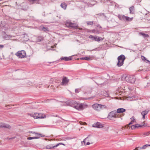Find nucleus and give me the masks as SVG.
Listing matches in <instances>:
<instances>
[{
	"mask_svg": "<svg viewBox=\"0 0 150 150\" xmlns=\"http://www.w3.org/2000/svg\"><path fill=\"white\" fill-rule=\"evenodd\" d=\"M28 115L33 117L35 119H43L46 117V115L45 114L40 113H32L28 114Z\"/></svg>",
	"mask_w": 150,
	"mask_h": 150,
	"instance_id": "1",
	"label": "nucleus"
},
{
	"mask_svg": "<svg viewBox=\"0 0 150 150\" xmlns=\"http://www.w3.org/2000/svg\"><path fill=\"white\" fill-rule=\"evenodd\" d=\"M87 107L86 104L78 103L75 102L73 105V107L78 110H82Z\"/></svg>",
	"mask_w": 150,
	"mask_h": 150,
	"instance_id": "2",
	"label": "nucleus"
},
{
	"mask_svg": "<svg viewBox=\"0 0 150 150\" xmlns=\"http://www.w3.org/2000/svg\"><path fill=\"white\" fill-rule=\"evenodd\" d=\"M125 59V56L122 54L120 55L118 57V62L117 63V65L118 67H120L123 65Z\"/></svg>",
	"mask_w": 150,
	"mask_h": 150,
	"instance_id": "3",
	"label": "nucleus"
},
{
	"mask_svg": "<svg viewBox=\"0 0 150 150\" xmlns=\"http://www.w3.org/2000/svg\"><path fill=\"white\" fill-rule=\"evenodd\" d=\"M66 26L69 28H72L75 29H77L78 26L75 23L71 22L69 21H66L65 23Z\"/></svg>",
	"mask_w": 150,
	"mask_h": 150,
	"instance_id": "4",
	"label": "nucleus"
},
{
	"mask_svg": "<svg viewBox=\"0 0 150 150\" xmlns=\"http://www.w3.org/2000/svg\"><path fill=\"white\" fill-rule=\"evenodd\" d=\"M118 17L120 20L126 21H131L133 19V17L129 18L128 16H125L124 15H119L118 16Z\"/></svg>",
	"mask_w": 150,
	"mask_h": 150,
	"instance_id": "5",
	"label": "nucleus"
},
{
	"mask_svg": "<svg viewBox=\"0 0 150 150\" xmlns=\"http://www.w3.org/2000/svg\"><path fill=\"white\" fill-rule=\"evenodd\" d=\"M16 55L20 58H23L26 57V53L25 51L22 50L18 51Z\"/></svg>",
	"mask_w": 150,
	"mask_h": 150,
	"instance_id": "6",
	"label": "nucleus"
},
{
	"mask_svg": "<svg viewBox=\"0 0 150 150\" xmlns=\"http://www.w3.org/2000/svg\"><path fill=\"white\" fill-rule=\"evenodd\" d=\"M125 79L127 82L132 83H134L135 81V79L133 76H126Z\"/></svg>",
	"mask_w": 150,
	"mask_h": 150,
	"instance_id": "7",
	"label": "nucleus"
},
{
	"mask_svg": "<svg viewBox=\"0 0 150 150\" xmlns=\"http://www.w3.org/2000/svg\"><path fill=\"white\" fill-rule=\"evenodd\" d=\"M105 105L100 104L98 103H96L93 105L92 106L93 108L97 110H100L101 109L103 108H105Z\"/></svg>",
	"mask_w": 150,
	"mask_h": 150,
	"instance_id": "8",
	"label": "nucleus"
},
{
	"mask_svg": "<svg viewBox=\"0 0 150 150\" xmlns=\"http://www.w3.org/2000/svg\"><path fill=\"white\" fill-rule=\"evenodd\" d=\"M89 38L97 42H99L102 41L103 40L104 38H103L101 37H98L97 36H93L92 35H90L89 36Z\"/></svg>",
	"mask_w": 150,
	"mask_h": 150,
	"instance_id": "9",
	"label": "nucleus"
},
{
	"mask_svg": "<svg viewBox=\"0 0 150 150\" xmlns=\"http://www.w3.org/2000/svg\"><path fill=\"white\" fill-rule=\"evenodd\" d=\"M60 145H63L64 146H65V144H64L62 143H60L57 144L56 145L52 146V145H47L45 147H44L43 148V149H53L55 147H57L58 146Z\"/></svg>",
	"mask_w": 150,
	"mask_h": 150,
	"instance_id": "10",
	"label": "nucleus"
},
{
	"mask_svg": "<svg viewBox=\"0 0 150 150\" xmlns=\"http://www.w3.org/2000/svg\"><path fill=\"white\" fill-rule=\"evenodd\" d=\"M118 117V115L117 112L113 111L110 112L108 115V117L110 119H111L112 117L117 118Z\"/></svg>",
	"mask_w": 150,
	"mask_h": 150,
	"instance_id": "11",
	"label": "nucleus"
},
{
	"mask_svg": "<svg viewBox=\"0 0 150 150\" xmlns=\"http://www.w3.org/2000/svg\"><path fill=\"white\" fill-rule=\"evenodd\" d=\"M143 123L144 124L143 125H140L138 124H136L135 125L136 128L139 127H150V125H149L146 124L145 123V121L143 122Z\"/></svg>",
	"mask_w": 150,
	"mask_h": 150,
	"instance_id": "12",
	"label": "nucleus"
},
{
	"mask_svg": "<svg viewBox=\"0 0 150 150\" xmlns=\"http://www.w3.org/2000/svg\"><path fill=\"white\" fill-rule=\"evenodd\" d=\"M93 127L98 128H101L104 127V125L99 122H97L94 123L92 125Z\"/></svg>",
	"mask_w": 150,
	"mask_h": 150,
	"instance_id": "13",
	"label": "nucleus"
},
{
	"mask_svg": "<svg viewBox=\"0 0 150 150\" xmlns=\"http://www.w3.org/2000/svg\"><path fill=\"white\" fill-rule=\"evenodd\" d=\"M89 137V136L88 137H87V138H85L84 140H83V142L84 143V144L85 145H89L90 143L88 141H91V139H88V138Z\"/></svg>",
	"mask_w": 150,
	"mask_h": 150,
	"instance_id": "14",
	"label": "nucleus"
},
{
	"mask_svg": "<svg viewBox=\"0 0 150 150\" xmlns=\"http://www.w3.org/2000/svg\"><path fill=\"white\" fill-rule=\"evenodd\" d=\"M0 127H4L10 129L11 127L8 125L4 123H0Z\"/></svg>",
	"mask_w": 150,
	"mask_h": 150,
	"instance_id": "15",
	"label": "nucleus"
},
{
	"mask_svg": "<svg viewBox=\"0 0 150 150\" xmlns=\"http://www.w3.org/2000/svg\"><path fill=\"white\" fill-rule=\"evenodd\" d=\"M130 119L131 120L129 123L127 125L128 126H129V125H130L133 124L134 123L136 122V119L134 116H132L130 118Z\"/></svg>",
	"mask_w": 150,
	"mask_h": 150,
	"instance_id": "16",
	"label": "nucleus"
},
{
	"mask_svg": "<svg viewBox=\"0 0 150 150\" xmlns=\"http://www.w3.org/2000/svg\"><path fill=\"white\" fill-rule=\"evenodd\" d=\"M148 146H150V144H145L143 145L142 147H138L135 148L133 150H138V148H140V149H144Z\"/></svg>",
	"mask_w": 150,
	"mask_h": 150,
	"instance_id": "17",
	"label": "nucleus"
},
{
	"mask_svg": "<svg viewBox=\"0 0 150 150\" xmlns=\"http://www.w3.org/2000/svg\"><path fill=\"white\" fill-rule=\"evenodd\" d=\"M59 101L62 103H66L67 104V105H70L69 103V102H68L67 101V100L64 98H63V97H62L61 98V99H60L59 100Z\"/></svg>",
	"mask_w": 150,
	"mask_h": 150,
	"instance_id": "18",
	"label": "nucleus"
},
{
	"mask_svg": "<svg viewBox=\"0 0 150 150\" xmlns=\"http://www.w3.org/2000/svg\"><path fill=\"white\" fill-rule=\"evenodd\" d=\"M61 59L62 60H64L65 61H70L71 60L72 58L71 57H64L61 58Z\"/></svg>",
	"mask_w": 150,
	"mask_h": 150,
	"instance_id": "19",
	"label": "nucleus"
},
{
	"mask_svg": "<svg viewBox=\"0 0 150 150\" xmlns=\"http://www.w3.org/2000/svg\"><path fill=\"white\" fill-rule=\"evenodd\" d=\"M69 81V79L67 78H63L62 79V83L63 85H66L68 83Z\"/></svg>",
	"mask_w": 150,
	"mask_h": 150,
	"instance_id": "20",
	"label": "nucleus"
},
{
	"mask_svg": "<svg viewBox=\"0 0 150 150\" xmlns=\"http://www.w3.org/2000/svg\"><path fill=\"white\" fill-rule=\"evenodd\" d=\"M148 112L146 110L143 111L141 112V115L142 116L143 119L144 120L145 119V116L148 114Z\"/></svg>",
	"mask_w": 150,
	"mask_h": 150,
	"instance_id": "21",
	"label": "nucleus"
},
{
	"mask_svg": "<svg viewBox=\"0 0 150 150\" xmlns=\"http://www.w3.org/2000/svg\"><path fill=\"white\" fill-rule=\"evenodd\" d=\"M126 110L123 108H120L117 109V113H122L125 112Z\"/></svg>",
	"mask_w": 150,
	"mask_h": 150,
	"instance_id": "22",
	"label": "nucleus"
},
{
	"mask_svg": "<svg viewBox=\"0 0 150 150\" xmlns=\"http://www.w3.org/2000/svg\"><path fill=\"white\" fill-rule=\"evenodd\" d=\"M43 40L44 38L43 37L41 36H38L37 38L36 41L37 42H40L43 41Z\"/></svg>",
	"mask_w": 150,
	"mask_h": 150,
	"instance_id": "23",
	"label": "nucleus"
},
{
	"mask_svg": "<svg viewBox=\"0 0 150 150\" xmlns=\"http://www.w3.org/2000/svg\"><path fill=\"white\" fill-rule=\"evenodd\" d=\"M79 59L81 60H89L92 59V58L89 57H84L81 58Z\"/></svg>",
	"mask_w": 150,
	"mask_h": 150,
	"instance_id": "24",
	"label": "nucleus"
},
{
	"mask_svg": "<svg viewBox=\"0 0 150 150\" xmlns=\"http://www.w3.org/2000/svg\"><path fill=\"white\" fill-rule=\"evenodd\" d=\"M149 135V132H144L143 133H142L141 134V136L142 137H145L146 136H148Z\"/></svg>",
	"mask_w": 150,
	"mask_h": 150,
	"instance_id": "25",
	"label": "nucleus"
},
{
	"mask_svg": "<svg viewBox=\"0 0 150 150\" xmlns=\"http://www.w3.org/2000/svg\"><path fill=\"white\" fill-rule=\"evenodd\" d=\"M141 58L145 62H149V61L146 58L143 56H141Z\"/></svg>",
	"mask_w": 150,
	"mask_h": 150,
	"instance_id": "26",
	"label": "nucleus"
},
{
	"mask_svg": "<svg viewBox=\"0 0 150 150\" xmlns=\"http://www.w3.org/2000/svg\"><path fill=\"white\" fill-rule=\"evenodd\" d=\"M61 7L64 9H66L67 8V5L64 3H62L61 5Z\"/></svg>",
	"mask_w": 150,
	"mask_h": 150,
	"instance_id": "27",
	"label": "nucleus"
},
{
	"mask_svg": "<svg viewBox=\"0 0 150 150\" xmlns=\"http://www.w3.org/2000/svg\"><path fill=\"white\" fill-rule=\"evenodd\" d=\"M139 34L140 35H141L143 36L145 38L148 37H149V35H148L147 34H145L143 33H142V32L139 33Z\"/></svg>",
	"mask_w": 150,
	"mask_h": 150,
	"instance_id": "28",
	"label": "nucleus"
},
{
	"mask_svg": "<svg viewBox=\"0 0 150 150\" xmlns=\"http://www.w3.org/2000/svg\"><path fill=\"white\" fill-rule=\"evenodd\" d=\"M134 7L133 6H131V7H130L129 8V10L130 11V14H133V13H132V12L134 11Z\"/></svg>",
	"mask_w": 150,
	"mask_h": 150,
	"instance_id": "29",
	"label": "nucleus"
},
{
	"mask_svg": "<svg viewBox=\"0 0 150 150\" xmlns=\"http://www.w3.org/2000/svg\"><path fill=\"white\" fill-rule=\"evenodd\" d=\"M33 134H34V135L35 136H34V137H38L37 139L39 138H40V134L37 133H35V132L32 133Z\"/></svg>",
	"mask_w": 150,
	"mask_h": 150,
	"instance_id": "30",
	"label": "nucleus"
},
{
	"mask_svg": "<svg viewBox=\"0 0 150 150\" xmlns=\"http://www.w3.org/2000/svg\"><path fill=\"white\" fill-rule=\"evenodd\" d=\"M90 32H91L92 33H97V34H99V33H100V32H99V31H95V30H94V29H93V30H90Z\"/></svg>",
	"mask_w": 150,
	"mask_h": 150,
	"instance_id": "31",
	"label": "nucleus"
},
{
	"mask_svg": "<svg viewBox=\"0 0 150 150\" xmlns=\"http://www.w3.org/2000/svg\"><path fill=\"white\" fill-rule=\"evenodd\" d=\"M86 24L87 25H93V21H87L86 22Z\"/></svg>",
	"mask_w": 150,
	"mask_h": 150,
	"instance_id": "32",
	"label": "nucleus"
},
{
	"mask_svg": "<svg viewBox=\"0 0 150 150\" xmlns=\"http://www.w3.org/2000/svg\"><path fill=\"white\" fill-rule=\"evenodd\" d=\"M38 137H29L27 139L28 140H31L32 139H37Z\"/></svg>",
	"mask_w": 150,
	"mask_h": 150,
	"instance_id": "33",
	"label": "nucleus"
},
{
	"mask_svg": "<svg viewBox=\"0 0 150 150\" xmlns=\"http://www.w3.org/2000/svg\"><path fill=\"white\" fill-rule=\"evenodd\" d=\"M40 28L42 29V30H44V31H46L48 30V29L45 28L43 26H40Z\"/></svg>",
	"mask_w": 150,
	"mask_h": 150,
	"instance_id": "34",
	"label": "nucleus"
},
{
	"mask_svg": "<svg viewBox=\"0 0 150 150\" xmlns=\"http://www.w3.org/2000/svg\"><path fill=\"white\" fill-rule=\"evenodd\" d=\"M80 89H76L75 90V92L76 93H79L80 91Z\"/></svg>",
	"mask_w": 150,
	"mask_h": 150,
	"instance_id": "35",
	"label": "nucleus"
},
{
	"mask_svg": "<svg viewBox=\"0 0 150 150\" xmlns=\"http://www.w3.org/2000/svg\"><path fill=\"white\" fill-rule=\"evenodd\" d=\"M131 129H135L136 127H135V125H133L131 126Z\"/></svg>",
	"mask_w": 150,
	"mask_h": 150,
	"instance_id": "36",
	"label": "nucleus"
},
{
	"mask_svg": "<svg viewBox=\"0 0 150 150\" xmlns=\"http://www.w3.org/2000/svg\"><path fill=\"white\" fill-rule=\"evenodd\" d=\"M4 47L3 45H0V49H2Z\"/></svg>",
	"mask_w": 150,
	"mask_h": 150,
	"instance_id": "37",
	"label": "nucleus"
},
{
	"mask_svg": "<svg viewBox=\"0 0 150 150\" xmlns=\"http://www.w3.org/2000/svg\"><path fill=\"white\" fill-rule=\"evenodd\" d=\"M45 137V135H44L43 134H40V137Z\"/></svg>",
	"mask_w": 150,
	"mask_h": 150,
	"instance_id": "38",
	"label": "nucleus"
},
{
	"mask_svg": "<svg viewBox=\"0 0 150 150\" xmlns=\"http://www.w3.org/2000/svg\"><path fill=\"white\" fill-rule=\"evenodd\" d=\"M30 2H33L34 1H37L38 0H28Z\"/></svg>",
	"mask_w": 150,
	"mask_h": 150,
	"instance_id": "39",
	"label": "nucleus"
},
{
	"mask_svg": "<svg viewBox=\"0 0 150 150\" xmlns=\"http://www.w3.org/2000/svg\"><path fill=\"white\" fill-rule=\"evenodd\" d=\"M149 132V134H150V132Z\"/></svg>",
	"mask_w": 150,
	"mask_h": 150,
	"instance_id": "40",
	"label": "nucleus"
},
{
	"mask_svg": "<svg viewBox=\"0 0 150 150\" xmlns=\"http://www.w3.org/2000/svg\"><path fill=\"white\" fill-rule=\"evenodd\" d=\"M139 149H140V148H138V150H139Z\"/></svg>",
	"mask_w": 150,
	"mask_h": 150,
	"instance_id": "41",
	"label": "nucleus"
},
{
	"mask_svg": "<svg viewBox=\"0 0 150 150\" xmlns=\"http://www.w3.org/2000/svg\"><path fill=\"white\" fill-rule=\"evenodd\" d=\"M100 28H101V27L100 26Z\"/></svg>",
	"mask_w": 150,
	"mask_h": 150,
	"instance_id": "42",
	"label": "nucleus"
}]
</instances>
